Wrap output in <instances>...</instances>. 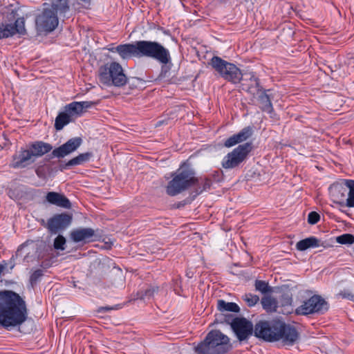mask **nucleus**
<instances>
[{"mask_svg": "<svg viewBox=\"0 0 354 354\" xmlns=\"http://www.w3.org/2000/svg\"><path fill=\"white\" fill-rule=\"evenodd\" d=\"M94 236V230L89 227L75 229L72 230L70 233V237L75 243L92 241Z\"/></svg>", "mask_w": 354, "mask_h": 354, "instance_id": "20", "label": "nucleus"}, {"mask_svg": "<svg viewBox=\"0 0 354 354\" xmlns=\"http://www.w3.org/2000/svg\"><path fill=\"white\" fill-rule=\"evenodd\" d=\"M121 308L120 304L113 306H102L97 309L98 313H104L111 310H118Z\"/></svg>", "mask_w": 354, "mask_h": 354, "instance_id": "39", "label": "nucleus"}, {"mask_svg": "<svg viewBox=\"0 0 354 354\" xmlns=\"http://www.w3.org/2000/svg\"><path fill=\"white\" fill-rule=\"evenodd\" d=\"M71 122V115L68 112H62L58 114L55 121V128L57 131L62 130L64 127Z\"/></svg>", "mask_w": 354, "mask_h": 354, "instance_id": "27", "label": "nucleus"}, {"mask_svg": "<svg viewBox=\"0 0 354 354\" xmlns=\"http://www.w3.org/2000/svg\"><path fill=\"white\" fill-rule=\"evenodd\" d=\"M82 143V139L80 137L71 138L66 143L53 150L52 155L59 158H64L76 151Z\"/></svg>", "mask_w": 354, "mask_h": 354, "instance_id": "13", "label": "nucleus"}, {"mask_svg": "<svg viewBox=\"0 0 354 354\" xmlns=\"http://www.w3.org/2000/svg\"><path fill=\"white\" fill-rule=\"evenodd\" d=\"M139 57H148L162 64L171 62L170 53L167 48L158 41H139Z\"/></svg>", "mask_w": 354, "mask_h": 354, "instance_id": "7", "label": "nucleus"}, {"mask_svg": "<svg viewBox=\"0 0 354 354\" xmlns=\"http://www.w3.org/2000/svg\"><path fill=\"white\" fill-rule=\"evenodd\" d=\"M209 64L222 78L232 84H238L243 80L241 71L232 63L214 56Z\"/></svg>", "mask_w": 354, "mask_h": 354, "instance_id": "8", "label": "nucleus"}, {"mask_svg": "<svg viewBox=\"0 0 354 354\" xmlns=\"http://www.w3.org/2000/svg\"><path fill=\"white\" fill-rule=\"evenodd\" d=\"M252 136V129L250 127H245L240 132L234 134L227 138L225 142L224 146L226 147H231L235 145L246 140Z\"/></svg>", "mask_w": 354, "mask_h": 354, "instance_id": "21", "label": "nucleus"}, {"mask_svg": "<svg viewBox=\"0 0 354 354\" xmlns=\"http://www.w3.org/2000/svg\"><path fill=\"white\" fill-rule=\"evenodd\" d=\"M243 300L250 307L254 306L259 301V296L251 293H246L242 296Z\"/></svg>", "mask_w": 354, "mask_h": 354, "instance_id": "30", "label": "nucleus"}, {"mask_svg": "<svg viewBox=\"0 0 354 354\" xmlns=\"http://www.w3.org/2000/svg\"><path fill=\"white\" fill-rule=\"evenodd\" d=\"M46 201L53 205L64 208L71 207L70 201L63 194L55 192H50L46 196Z\"/></svg>", "mask_w": 354, "mask_h": 354, "instance_id": "22", "label": "nucleus"}, {"mask_svg": "<svg viewBox=\"0 0 354 354\" xmlns=\"http://www.w3.org/2000/svg\"><path fill=\"white\" fill-rule=\"evenodd\" d=\"M328 309V304L321 296L315 295L298 307L295 313L297 315H307L310 314H324Z\"/></svg>", "mask_w": 354, "mask_h": 354, "instance_id": "10", "label": "nucleus"}, {"mask_svg": "<svg viewBox=\"0 0 354 354\" xmlns=\"http://www.w3.org/2000/svg\"><path fill=\"white\" fill-rule=\"evenodd\" d=\"M231 348L230 338L218 330H212L194 350L197 354H225Z\"/></svg>", "mask_w": 354, "mask_h": 354, "instance_id": "4", "label": "nucleus"}, {"mask_svg": "<svg viewBox=\"0 0 354 354\" xmlns=\"http://www.w3.org/2000/svg\"><path fill=\"white\" fill-rule=\"evenodd\" d=\"M217 308L221 312H234L239 313L240 311L239 306L233 302H226L224 300L219 299L217 302Z\"/></svg>", "mask_w": 354, "mask_h": 354, "instance_id": "26", "label": "nucleus"}, {"mask_svg": "<svg viewBox=\"0 0 354 354\" xmlns=\"http://www.w3.org/2000/svg\"><path fill=\"white\" fill-rule=\"evenodd\" d=\"M248 75V78L242 80H243V89L253 95L256 93L258 94L263 90L260 84V80L254 73H250Z\"/></svg>", "mask_w": 354, "mask_h": 354, "instance_id": "19", "label": "nucleus"}, {"mask_svg": "<svg viewBox=\"0 0 354 354\" xmlns=\"http://www.w3.org/2000/svg\"><path fill=\"white\" fill-rule=\"evenodd\" d=\"M252 149V145L249 142L239 145L224 157L222 161L223 167L232 169L238 167L246 159Z\"/></svg>", "mask_w": 354, "mask_h": 354, "instance_id": "9", "label": "nucleus"}, {"mask_svg": "<svg viewBox=\"0 0 354 354\" xmlns=\"http://www.w3.org/2000/svg\"><path fill=\"white\" fill-rule=\"evenodd\" d=\"M43 275V272L41 270H35L30 277V281L32 286L37 283V281L40 279V277Z\"/></svg>", "mask_w": 354, "mask_h": 354, "instance_id": "36", "label": "nucleus"}, {"mask_svg": "<svg viewBox=\"0 0 354 354\" xmlns=\"http://www.w3.org/2000/svg\"><path fill=\"white\" fill-rule=\"evenodd\" d=\"M345 185L348 187V197L346 198V205L349 207H354V180H345Z\"/></svg>", "mask_w": 354, "mask_h": 354, "instance_id": "28", "label": "nucleus"}, {"mask_svg": "<svg viewBox=\"0 0 354 354\" xmlns=\"http://www.w3.org/2000/svg\"><path fill=\"white\" fill-rule=\"evenodd\" d=\"M80 102V105H81L83 113L87 109H89V108L92 107L93 106L97 104V102H91V101H84V102Z\"/></svg>", "mask_w": 354, "mask_h": 354, "instance_id": "38", "label": "nucleus"}, {"mask_svg": "<svg viewBox=\"0 0 354 354\" xmlns=\"http://www.w3.org/2000/svg\"><path fill=\"white\" fill-rule=\"evenodd\" d=\"M100 82L107 86L122 87L128 81L131 80L132 84L142 82L137 77L129 79L124 73L122 66L115 62L106 63L99 68Z\"/></svg>", "mask_w": 354, "mask_h": 354, "instance_id": "5", "label": "nucleus"}, {"mask_svg": "<svg viewBox=\"0 0 354 354\" xmlns=\"http://www.w3.org/2000/svg\"><path fill=\"white\" fill-rule=\"evenodd\" d=\"M32 153L28 149H21L12 157L11 167L15 169L24 168L34 162Z\"/></svg>", "mask_w": 354, "mask_h": 354, "instance_id": "14", "label": "nucleus"}, {"mask_svg": "<svg viewBox=\"0 0 354 354\" xmlns=\"http://www.w3.org/2000/svg\"><path fill=\"white\" fill-rule=\"evenodd\" d=\"M336 241L340 244L350 245L354 243V236L351 234H344L337 236Z\"/></svg>", "mask_w": 354, "mask_h": 354, "instance_id": "31", "label": "nucleus"}, {"mask_svg": "<svg viewBox=\"0 0 354 354\" xmlns=\"http://www.w3.org/2000/svg\"><path fill=\"white\" fill-rule=\"evenodd\" d=\"M28 308L24 299L12 290L0 291V326L11 330L21 326L28 319Z\"/></svg>", "mask_w": 354, "mask_h": 354, "instance_id": "2", "label": "nucleus"}, {"mask_svg": "<svg viewBox=\"0 0 354 354\" xmlns=\"http://www.w3.org/2000/svg\"><path fill=\"white\" fill-rule=\"evenodd\" d=\"M286 306L288 307L287 309L285 310H279V306H278L277 301L276 299L268 296L264 297L261 299V304L263 306V308L269 313L272 312H278V313H282L283 314H288L290 313L292 310V308H291V299L288 298L287 299V301L286 302Z\"/></svg>", "mask_w": 354, "mask_h": 354, "instance_id": "16", "label": "nucleus"}, {"mask_svg": "<svg viewBox=\"0 0 354 354\" xmlns=\"http://www.w3.org/2000/svg\"><path fill=\"white\" fill-rule=\"evenodd\" d=\"M339 295L344 299H348L351 301H354V294L349 290H342Z\"/></svg>", "mask_w": 354, "mask_h": 354, "instance_id": "37", "label": "nucleus"}, {"mask_svg": "<svg viewBox=\"0 0 354 354\" xmlns=\"http://www.w3.org/2000/svg\"><path fill=\"white\" fill-rule=\"evenodd\" d=\"M320 219L319 214L316 212H310L308 216V223L311 225H315L318 223Z\"/></svg>", "mask_w": 354, "mask_h": 354, "instance_id": "35", "label": "nucleus"}, {"mask_svg": "<svg viewBox=\"0 0 354 354\" xmlns=\"http://www.w3.org/2000/svg\"><path fill=\"white\" fill-rule=\"evenodd\" d=\"M93 156L92 152H86L79 154L77 156L71 159L64 165L60 166V169H68L71 167L82 165L86 162H88Z\"/></svg>", "mask_w": 354, "mask_h": 354, "instance_id": "24", "label": "nucleus"}, {"mask_svg": "<svg viewBox=\"0 0 354 354\" xmlns=\"http://www.w3.org/2000/svg\"><path fill=\"white\" fill-rule=\"evenodd\" d=\"M225 321L229 323L237 339L247 340L253 333L254 336L267 342L282 339L286 344H293L299 337V333L295 326L286 324L279 319L271 322H259L254 328L251 322L244 317H233L231 315H223Z\"/></svg>", "mask_w": 354, "mask_h": 354, "instance_id": "1", "label": "nucleus"}, {"mask_svg": "<svg viewBox=\"0 0 354 354\" xmlns=\"http://www.w3.org/2000/svg\"><path fill=\"white\" fill-rule=\"evenodd\" d=\"M158 290V288H150V289H147L145 290V296H152L155 292H156Z\"/></svg>", "mask_w": 354, "mask_h": 354, "instance_id": "41", "label": "nucleus"}, {"mask_svg": "<svg viewBox=\"0 0 354 354\" xmlns=\"http://www.w3.org/2000/svg\"><path fill=\"white\" fill-rule=\"evenodd\" d=\"M211 186H212V180L209 178H205L204 179V182L203 183V187L201 188V187H199L198 188L196 189V195H198L201 193H202L203 191H206V190L210 189Z\"/></svg>", "mask_w": 354, "mask_h": 354, "instance_id": "34", "label": "nucleus"}, {"mask_svg": "<svg viewBox=\"0 0 354 354\" xmlns=\"http://www.w3.org/2000/svg\"><path fill=\"white\" fill-rule=\"evenodd\" d=\"M172 179L166 187L168 195L174 196L198 183L194 171L188 167L181 166L171 174Z\"/></svg>", "mask_w": 354, "mask_h": 354, "instance_id": "6", "label": "nucleus"}, {"mask_svg": "<svg viewBox=\"0 0 354 354\" xmlns=\"http://www.w3.org/2000/svg\"><path fill=\"white\" fill-rule=\"evenodd\" d=\"M16 33L20 35L26 34L24 18L17 19L14 25L4 23L0 24V39L12 37Z\"/></svg>", "mask_w": 354, "mask_h": 354, "instance_id": "12", "label": "nucleus"}, {"mask_svg": "<svg viewBox=\"0 0 354 354\" xmlns=\"http://www.w3.org/2000/svg\"><path fill=\"white\" fill-rule=\"evenodd\" d=\"M66 239L64 236L59 234L54 240L53 246L55 250H64Z\"/></svg>", "mask_w": 354, "mask_h": 354, "instance_id": "32", "label": "nucleus"}, {"mask_svg": "<svg viewBox=\"0 0 354 354\" xmlns=\"http://www.w3.org/2000/svg\"><path fill=\"white\" fill-rule=\"evenodd\" d=\"M70 10L68 0H51L35 18L36 29L39 32H50L58 26L59 17H66Z\"/></svg>", "mask_w": 354, "mask_h": 354, "instance_id": "3", "label": "nucleus"}, {"mask_svg": "<svg viewBox=\"0 0 354 354\" xmlns=\"http://www.w3.org/2000/svg\"><path fill=\"white\" fill-rule=\"evenodd\" d=\"M329 192L335 203H344L348 194V187L345 185V180L342 183L333 184L329 187Z\"/></svg>", "mask_w": 354, "mask_h": 354, "instance_id": "17", "label": "nucleus"}, {"mask_svg": "<svg viewBox=\"0 0 354 354\" xmlns=\"http://www.w3.org/2000/svg\"><path fill=\"white\" fill-rule=\"evenodd\" d=\"M270 90L263 89L259 93L257 97V105L259 108L263 112L270 114V117L274 119H277V114L274 111V108L271 102V97L268 94Z\"/></svg>", "mask_w": 354, "mask_h": 354, "instance_id": "15", "label": "nucleus"}, {"mask_svg": "<svg viewBox=\"0 0 354 354\" xmlns=\"http://www.w3.org/2000/svg\"><path fill=\"white\" fill-rule=\"evenodd\" d=\"M255 288L262 293H267L270 291L268 283L264 281L257 280L255 281Z\"/></svg>", "mask_w": 354, "mask_h": 354, "instance_id": "33", "label": "nucleus"}, {"mask_svg": "<svg viewBox=\"0 0 354 354\" xmlns=\"http://www.w3.org/2000/svg\"><path fill=\"white\" fill-rule=\"evenodd\" d=\"M52 148L50 144L36 142L31 145L30 151L32 153V157H39L51 151Z\"/></svg>", "mask_w": 354, "mask_h": 354, "instance_id": "25", "label": "nucleus"}, {"mask_svg": "<svg viewBox=\"0 0 354 354\" xmlns=\"http://www.w3.org/2000/svg\"><path fill=\"white\" fill-rule=\"evenodd\" d=\"M114 50L120 55L122 59H128L131 57H139V41L133 44H126L118 45Z\"/></svg>", "mask_w": 354, "mask_h": 354, "instance_id": "18", "label": "nucleus"}, {"mask_svg": "<svg viewBox=\"0 0 354 354\" xmlns=\"http://www.w3.org/2000/svg\"><path fill=\"white\" fill-rule=\"evenodd\" d=\"M212 178L214 181L220 182L223 180V173L221 171H215L212 174Z\"/></svg>", "mask_w": 354, "mask_h": 354, "instance_id": "40", "label": "nucleus"}, {"mask_svg": "<svg viewBox=\"0 0 354 354\" xmlns=\"http://www.w3.org/2000/svg\"><path fill=\"white\" fill-rule=\"evenodd\" d=\"M319 246L324 248L326 247L324 241H322L315 236H310L302 239L296 244V248L299 251H304L310 248H317Z\"/></svg>", "mask_w": 354, "mask_h": 354, "instance_id": "23", "label": "nucleus"}, {"mask_svg": "<svg viewBox=\"0 0 354 354\" xmlns=\"http://www.w3.org/2000/svg\"><path fill=\"white\" fill-rule=\"evenodd\" d=\"M72 216L66 213L55 214L47 222V228L51 234L64 230L71 223Z\"/></svg>", "mask_w": 354, "mask_h": 354, "instance_id": "11", "label": "nucleus"}, {"mask_svg": "<svg viewBox=\"0 0 354 354\" xmlns=\"http://www.w3.org/2000/svg\"><path fill=\"white\" fill-rule=\"evenodd\" d=\"M65 111L71 116L73 115H80L83 113L80 102H73L65 106Z\"/></svg>", "mask_w": 354, "mask_h": 354, "instance_id": "29", "label": "nucleus"}]
</instances>
